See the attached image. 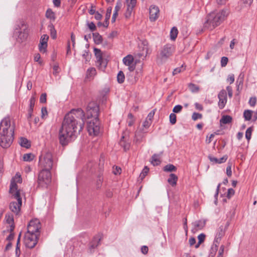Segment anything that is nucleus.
<instances>
[{"instance_id":"obj_1","label":"nucleus","mask_w":257,"mask_h":257,"mask_svg":"<svg viewBox=\"0 0 257 257\" xmlns=\"http://www.w3.org/2000/svg\"><path fill=\"white\" fill-rule=\"evenodd\" d=\"M85 114L81 108L73 109L66 114L59 131L60 144L66 146L74 140L83 128Z\"/></svg>"},{"instance_id":"obj_2","label":"nucleus","mask_w":257,"mask_h":257,"mask_svg":"<svg viewBox=\"0 0 257 257\" xmlns=\"http://www.w3.org/2000/svg\"><path fill=\"white\" fill-rule=\"evenodd\" d=\"M15 124L9 117L3 118L0 123V145L4 148L9 147L14 140Z\"/></svg>"},{"instance_id":"obj_3","label":"nucleus","mask_w":257,"mask_h":257,"mask_svg":"<svg viewBox=\"0 0 257 257\" xmlns=\"http://www.w3.org/2000/svg\"><path fill=\"white\" fill-rule=\"evenodd\" d=\"M228 14V13L226 10H222L210 13L206 18L204 24V28L210 30L214 29L225 20Z\"/></svg>"},{"instance_id":"obj_4","label":"nucleus","mask_w":257,"mask_h":257,"mask_svg":"<svg viewBox=\"0 0 257 257\" xmlns=\"http://www.w3.org/2000/svg\"><path fill=\"white\" fill-rule=\"evenodd\" d=\"M16 188L12 187L9 190L10 193L12 195V197L17 200V202L13 201L10 204V210L15 213L16 215L18 214L21 210V207L22 204L21 196L24 195L23 193H18L16 191Z\"/></svg>"},{"instance_id":"obj_5","label":"nucleus","mask_w":257,"mask_h":257,"mask_svg":"<svg viewBox=\"0 0 257 257\" xmlns=\"http://www.w3.org/2000/svg\"><path fill=\"white\" fill-rule=\"evenodd\" d=\"M28 34L27 26L25 22L22 21L18 22L14 31V35L18 41L22 42L25 41L27 38Z\"/></svg>"},{"instance_id":"obj_6","label":"nucleus","mask_w":257,"mask_h":257,"mask_svg":"<svg viewBox=\"0 0 257 257\" xmlns=\"http://www.w3.org/2000/svg\"><path fill=\"white\" fill-rule=\"evenodd\" d=\"M51 182V173L47 169H42L38 173L37 183L39 187L47 188Z\"/></svg>"},{"instance_id":"obj_7","label":"nucleus","mask_w":257,"mask_h":257,"mask_svg":"<svg viewBox=\"0 0 257 257\" xmlns=\"http://www.w3.org/2000/svg\"><path fill=\"white\" fill-rule=\"evenodd\" d=\"M53 165V156L51 153H46L40 157L39 166L42 169H47L50 171Z\"/></svg>"},{"instance_id":"obj_8","label":"nucleus","mask_w":257,"mask_h":257,"mask_svg":"<svg viewBox=\"0 0 257 257\" xmlns=\"http://www.w3.org/2000/svg\"><path fill=\"white\" fill-rule=\"evenodd\" d=\"M39 234L37 233H33L27 232L24 236V244L25 246L30 248H34L38 243Z\"/></svg>"},{"instance_id":"obj_9","label":"nucleus","mask_w":257,"mask_h":257,"mask_svg":"<svg viewBox=\"0 0 257 257\" xmlns=\"http://www.w3.org/2000/svg\"><path fill=\"white\" fill-rule=\"evenodd\" d=\"M174 51V47L172 44H166L160 51V55L158 56V60L161 62L165 61L169 58Z\"/></svg>"},{"instance_id":"obj_10","label":"nucleus","mask_w":257,"mask_h":257,"mask_svg":"<svg viewBox=\"0 0 257 257\" xmlns=\"http://www.w3.org/2000/svg\"><path fill=\"white\" fill-rule=\"evenodd\" d=\"M100 123L98 118H92L87 124V131L90 135L97 136L100 133Z\"/></svg>"},{"instance_id":"obj_11","label":"nucleus","mask_w":257,"mask_h":257,"mask_svg":"<svg viewBox=\"0 0 257 257\" xmlns=\"http://www.w3.org/2000/svg\"><path fill=\"white\" fill-rule=\"evenodd\" d=\"M152 122L147 119L143 122L142 127L139 128L135 133V141L137 143H140L144 137L143 134L147 133V130Z\"/></svg>"},{"instance_id":"obj_12","label":"nucleus","mask_w":257,"mask_h":257,"mask_svg":"<svg viewBox=\"0 0 257 257\" xmlns=\"http://www.w3.org/2000/svg\"><path fill=\"white\" fill-rule=\"evenodd\" d=\"M94 52L96 58L97 66L100 70L104 71L107 64V60L102 57L101 51L100 49L94 48Z\"/></svg>"},{"instance_id":"obj_13","label":"nucleus","mask_w":257,"mask_h":257,"mask_svg":"<svg viewBox=\"0 0 257 257\" xmlns=\"http://www.w3.org/2000/svg\"><path fill=\"white\" fill-rule=\"evenodd\" d=\"M41 228V224L40 220L38 219H32L27 226V232L30 233L40 234V229Z\"/></svg>"},{"instance_id":"obj_14","label":"nucleus","mask_w":257,"mask_h":257,"mask_svg":"<svg viewBox=\"0 0 257 257\" xmlns=\"http://www.w3.org/2000/svg\"><path fill=\"white\" fill-rule=\"evenodd\" d=\"M87 117L89 118H98V106L94 102H90L86 108Z\"/></svg>"},{"instance_id":"obj_15","label":"nucleus","mask_w":257,"mask_h":257,"mask_svg":"<svg viewBox=\"0 0 257 257\" xmlns=\"http://www.w3.org/2000/svg\"><path fill=\"white\" fill-rule=\"evenodd\" d=\"M225 230L223 228V226H220L217 229L216 234L213 242V246L211 248V249L215 252H216L218 249V245L220 243L221 238L224 236L225 234Z\"/></svg>"},{"instance_id":"obj_16","label":"nucleus","mask_w":257,"mask_h":257,"mask_svg":"<svg viewBox=\"0 0 257 257\" xmlns=\"http://www.w3.org/2000/svg\"><path fill=\"white\" fill-rule=\"evenodd\" d=\"M160 10L157 6L151 5L150 7V20L152 22L155 21L159 17Z\"/></svg>"},{"instance_id":"obj_17","label":"nucleus","mask_w":257,"mask_h":257,"mask_svg":"<svg viewBox=\"0 0 257 257\" xmlns=\"http://www.w3.org/2000/svg\"><path fill=\"white\" fill-rule=\"evenodd\" d=\"M123 63L128 67V70L131 72L135 69V64H134V57L131 55H128L123 58Z\"/></svg>"},{"instance_id":"obj_18","label":"nucleus","mask_w":257,"mask_h":257,"mask_svg":"<svg viewBox=\"0 0 257 257\" xmlns=\"http://www.w3.org/2000/svg\"><path fill=\"white\" fill-rule=\"evenodd\" d=\"M22 182V179L21 176V175L19 174H16L15 177L12 179L11 182L10 186V190L12 188V187H14L16 188V191H17L18 193H23V191L20 190L18 189V185L17 184V183H21Z\"/></svg>"},{"instance_id":"obj_19","label":"nucleus","mask_w":257,"mask_h":257,"mask_svg":"<svg viewBox=\"0 0 257 257\" xmlns=\"http://www.w3.org/2000/svg\"><path fill=\"white\" fill-rule=\"evenodd\" d=\"M127 5V10L125 13L126 18L131 17L134 8L135 7L137 3V0H126Z\"/></svg>"},{"instance_id":"obj_20","label":"nucleus","mask_w":257,"mask_h":257,"mask_svg":"<svg viewBox=\"0 0 257 257\" xmlns=\"http://www.w3.org/2000/svg\"><path fill=\"white\" fill-rule=\"evenodd\" d=\"M48 39L49 36L46 34H44L41 36L39 46V50L41 52L45 53L46 51Z\"/></svg>"},{"instance_id":"obj_21","label":"nucleus","mask_w":257,"mask_h":257,"mask_svg":"<svg viewBox=\"0 0 257 257\" xmlns=\"http://www.w3.org/2000/svg\"><path fill=\"white\" fill-rule=\"evenodd\" d=\"M205 225V221L203 220H197L192 223L193 227L192 231L195 233L199 230H201L204 228Z\"/></svg>"},{"instance_id":"obj_22","label":"nucleus","mask_w":257,"mask_h":257,"mask_svg":"<svg viewBox=\"0 0 257 257\" xmlns=\"http://www.w3.org/2000/svg\"><path fill=\"white\" fill-rule=\"evenodd\" d=\"M228 157L227 155H224L220 159H217L211 155L208 156V159L213 164H221L224 163L227 160Z\"/></svg>"},{"instance_id":"obj_23","label":"nucleus","mask_w":257,"mask_h":257,"mask_svg":"<svg viewBox=\"0 0 257 257\" xmlns=\"http://www.w3.org/2000/svg\"><path fill=\"white\" fill-rule=\"evenodd\" d=\"M5 220L6 222L10 226V231L12 232L14 229V216L12 214L8 213L5 216Z\"/></svg>"},{"instance_id":"obj_24","label":"nucleus","mask_w":257,"mask_h":257,"mask_svg":"<svg viewBox=\"0 0 257 257\" xmlns=\"http://www.w3.org/2000/svg\"><path fill=\"white\" fill-rule=\"evenodd\" d=\"M178 180V177L174 174H171L168 179V183L172 186H175Z\"/></svg>"},{"instance_id":"obj_25","label":"nucleus","mask_w":257,"mask_h":257,"mask_svg":"<svg viewBox=\"0 0 257 257\" xmlns=\"http://www.w3.org/2000/svg\"><path fill=\"white\" fill-rule=\"evenodd\" d=\"M93 40L96 44H100L102 42V38L100 35L98 33H92Z\"/></svg>"},{"instance_id":"obj_26","label":"nucleus","mask_w":257,"mask_h":257,"mask_svg":"<svg viewBox=\"0 0 257 257\" xmlns=\"http://www.w3.org/2000/svg\"><path fill=\"white\" fill-rule=\"evenodd\" d=\"M19 143L22 147L26 148H29L31 146L30 142L25 138H21Z\"/></svg>"},{"instance_id":"obj_27","label":"nucleus","mask_w":257,"mask_h":257,"mask_svg":"<svg viewBox=\"0 0 257 257\" xmlns=\"http://www.w3.org/2000/svg\"><path fill=\"white\" fill-rule=\"evenodd\" d=\"M232 117L229 115H223L220 120V124H228L231 122Z\"/></svg>"},{"instance_id":"obj_28","label":"nucleus","mask_w":257,"mask_h":257,"mask_svg":"<svg viewBox=\"0 0 257 257\" xmlns=\"http://www.w3.org/2000/svg\"><path fill=\"white\" fill-rule=\"evenodd\" d=\"M46 17L51 20L54 21L55 19V14L51 9H49L46 11Z\"/></svg>"},{"instance_id":"obj_29","label":"nucleus","mask_w":257,"mask_h":257,"mask_svg":"<svg viewBox=\"0 0 257 257\" xmlns=\"http://www.w3.org/2000/svg\"><path fill=\"white\" fill-rule=\"evenodd\" d=\"M178 31L176 27H173L171 30L170 32V38L172 40L174 41L178 35Z\"/></svg>"},{"instance_id":"obj_30","label":"nucleus","mask_w":257,"mask_h":257,"mask_svg":"<svg viewBox=\"0 0 257 257\" xmlns=\"http://www.w3.org/2000/svg\"><path fill=\"white\" fill-rule=\"evenodd\" d=\"M100 240V239L98 237H94L90 243V249H91L96 247L99 244Z\"/></svg>"},{"instance_id":"obj_31","label":"nucleus","mask_w":257,"mask_h":257,"mask_svg":"<svg viewBox=\"0 0 257 257\" xmlns=\"http://www.w3.org/2000/svg\"><path fill=\"white\" fill-rule=\"evenodd\" d=\"M163 170L165 172H175L177 170V168L172 164H168L164 167Z\"/></svg>"},{"instance_id":"obj_32","label":"nucleus","mask_w":257,"mask_h":257,"mask_svg":"<svg viewBox=\"0 0 257 257\" xmlns=\"http://www.w3.org/2000/svg\"><path fill=\"white\" fill-rule=\"evenodd\" d=\"M96 74V70L94 68H90L87 71L86 76L87 78H91Z\"/></svg>"},{"instance_id":"obj_33","label":"nucleus","mask_w":257,"mask_h":257,"mask_svg":"<svg viewBox=\"0 0 257 257\" xmlns=\"http://www.w3.org/2000/svg\"><path fill=\"white\" fill-rule=\"evenodd\" d=\"M50 31V35L52 39H55L57 37V33L53 25L49 26Z\"/></svg>"},{"instance_id":"obj_34","label":"nucleus","mask_w":257,"mask_h":257,"mask_svg":"<svg viewBox=\"0 0 257 257\" xmlns=\"http://www.w3.org/2000/svg\"><path fill=\"white\" fill-rule=\"evenodd\" d=\"M125 78L124 75L122 71H120L117 76V80L119 83H122L124 82Z\"/></svg>"},{"instance_id":"obj_35","label":"nucleus","mask_w":257,"mask_h":257,"mask_svg":"<svg viewBox=\"0 0 257 257\" xmlns=\"http://www.w3.org/2000/svg\"><path fill=\"white\" fill-rule=\"evenodd\" d=\"M21 233L19 234L18 236L17 241V246L16 248V254L17 256H19L20 254V238H21Z\"/></svg>"},{"instance_id":"obj_36","label":"nucleus","mask_w":257,"mask_h":257,"mask_svg":"<svg viewBox=\"0 0 257 257\" xmlns=\"http://www.w3.org/2000/svg\"><path fill=\"white\" fill-rule=\"evenodd\" d=\"M205 238V235L203 233H201L198 236V242L195 245L196 248L199 247L200 244L204 241Z\"/></svg>"},{"instance_id":"obj_37","label":"nucleus","mask_w":257,"mask_h":257,"mask_svg":"<svg viewBox=\"0 0 257 257\" xmlns=\"http://www.w3.org/2000/svg\"><path fill=\"white\" fill-rule=\"evenodd\" d=\"M252 111L249 110H246L244 111L243 116L246 120H249L251 119Z\"/></svg>"},{"instance_id":"obj_38","label":"nucleus","mask_w":257,"mask_h":257,"mask_svg":"<svg viewBox=\"0 0 257 257\" xmlns=\"http://www.w3.org/2000/svg\"><path fill=\"white\" fill-rule=\"evenodd\" d=\"M149 171V169L147 167H145L142 172L140 175V179L142 180L145 176L147 175L148 172Z\"/></svg>"},{"instance_id":"obj_39","label":"nucleus","mask_w":257,"mask_h":257,"mask_svg":"<svg viewBox=\"0 0 257 257\" xmlns=\"http://www.w3.org/2000/svg\"><path fill=\"white\" fill-rule=\"evenodd\" d=\"M36 101V96L35 94L33 95L30 99V104H29V109H32L33 110V108L35 105V103Z\"/></svg>"},{"instance_id":"obj_40","label":"nucleus","mask_w":257,"mask_h":257,"mask_svg":"<svg viewBox=\"0 0 257 257\" xmlns=\"http://www.w3.org/2000/svg\"><path fill=\"white\" fill-rule=\"evenodd\" d=\"M34 159V155L31 153L26 154L23 156V159L25 161H31Z\"/></svg>"},{"instance_id":"obj_41","label":"nucleus","mask_w":257,"mask_h":257,"mask_svg":"<svg viewBox=\"0 0 257 257\" xmlns=\"http://www.w3.org/2000/svg\"><path fill=\"white\" fill-rule=\"evenodd\" d=\"M152 163L154 166L158 165L160 163V161L158 156L156 155L153 156L152 158Z\"/></svg>"},{"instance_id":"obj_42","label":"nucleus","mask_w":257,"mask_h":257,"mask_svg":"<svg viewBox=\"0 0 257 257\" xmlns=\"http://www.w3.org/2000/svg\"><path fill=\"white\" fill-rule=\"evenodd\" d=\"M188 86H189L190 90L192 92H197L199 90V87L198 86H197L196 85L193 84V83H190L189 84Z\"/></svg>"},{"instance_id":"obj_43","label":"nucleus","mask_w":257,"mask_h":257,"mask_svg":"<svg viewBox=\"0 0 257 257\" xmlns=\"http://www.w3.org/2000/svg\"><path fill=\"white\" fill-rule=\"evenodd\" d=\"M227 102V99L219 98V102L218 103V106L220 109H222L225 105Z\"/></svg>"},{"instance_id":"obj_44","label":"nucleus","mask_w":257,"mask_h":257,"mask_svg":"<svg viewBox=\"0 0 257 257\" xmlns=\"http://www.w3.org/2000/svg\"><path fill=\"white\" fill-rule=\"evenodd\" d=\"M127 123L128 126H132L134 123V118L133 114L131 113L128 114Z\"/></svg>"},{"instance_id":"obj_45","label":"nucleus","mask_w":257,"mask_h":257,"mask_svg":"<svg viewBox=\"0 0 257 257\" xmlns=\"http://www.w3.org/2000/svg\"><path fill=\"white\" fill-rule=\"evenodd\" d=\"M218 98L227 99V94L225 90H222L218 95Z\"/></svg>"},{"instance_id":"obj_46","label":"nucleus","mask_w":257,"mask_h":257,"mask_svg":"<svg viewBox=\"0 0 257 257\" xmlns=\"http://www.w3.org/2000/svg\"><path fill=\"white\" fill-rule=\"evenodd\" d=\"M252 131V129L251 127H248L246 131L245 138L248 141L251 138Z\"/></svg>"},{"instance_id":"obj_47","label":"nucleus","mask_w":257,"mask_h":257,"mask_svg":"<svg viewBox=\"0 0 257 257\" xmlns=\"http://www.w3.org/2000/svg\"><path fill=\"white\" fill-rule=\"evenodd\" d=\"M170 123L174 124L176 122V115L174 113H172L169 116Z\"/></svg>"},{"instance_id":"obj_48","label":"nucleus","mask_w":257,"mask_h":257,"mask_svg":"<svg viewBox=\"0 0 257 257\" xmlns=\"http://www.w3.org/2000/svg\"><path fill=\"white\" fill-rule=\"evenodd\" d=\"M121 7V3L120 1H118L115 7L114 11L113 14H116V16L118 15V12L120 10Z\"/></svg>"},{"instance_id":"obj_49","label":"nucleus","mask_w":257,"mask_h":257,"mask_svg":"<svg viewBox=\"0 0 257 257\" xmlns=\"http://www.w3.org/2000/svg\"><path fill=\"white\" fill-rule=\"evenodd\" d=\"M155 113V109L152 110L148 114V115L147 118H146V119H147V120H150L151 122H152Z\"/></svg>"},{"instance_id":"obj_50","label":"nucleus","mask_w":257,"mask_h":257,"mask_svg":"<svg viewBox=\"0 0 257 257\" xmlns=\"http://www.w3.org/2000/svg\"><path fill=\"white\" fill-rule=\"evenodd\" d=\"M183 107L181 105H177L174 106L173 109V111L174 113H179L182 110Z\"/></svg>"},{"instance_id":"obj_51","label":"nucleus","mask_w":257,"mask_h":257,"mask_svg":"<svg viewBox=\"0 0 257 257\" xmlns=\"http://www.w3.org/2000/svg\"><path fill=\"white\" fill-rule=\"evenodd\" d=\"M202 118V114L197 112H194L192 115V118L194 120Z\"/></svg>"},{"instance_id":"obj_52","label":"nucleus","mask_w":257,"mask_h":257,"mask_svg":"<svg viewBox=\"0 0 257 257\" xmlns=\"http://www.w3.org/2000/svg\"><path fill=\"white\" fill-rule=\"evenodd\" d=\"M235 193L234 190L232 188H229L228 189L227 196L226 197L229 199L232 196L234 195Z\"/></svg>"},{"instance_id":"obj_53","label":"nucleus","mask_w":257,"mask_h":257,"mask_svg":"<svg viewBox=\"0 0 257 257\" xmlns=\"http://www.w3.org/2000/svg\"><path fill=\"white\" fill-rule=\"evenodd\" d=\"M112 8L109 7L107 8L106 13L105 15V20H108L111 14Z\"/></svg>"},{"instance_id":"obj_54","label":"nucleus","mask_w":257,"mask_h":257,"mask_svg":"<svg viewBox=\"0 0 257 257\" xmlns=\"http://www.w3.org/2000/svg\"><path fill=\"white\" fill-rule=\"evenodd\" d=\"M87 26L91 31H94L96 29V26L93 22L88 23Z\"/></svg>"},{"instance_id":"obj_55","label":"nucleus","mask_w":257,"mask_h":257,"mask_svg":"<svg viewBox=\"0 0 257 257\" xmlns=\"http://www.w3.org/2000/svg\"><path fill=\"white\" fill-rule=\"evenodd\" d=\"M228 58L226 57H222L221 59V65L222 67H225L228 62Z\"/></svg>"},{"instance_id":"obj_56","label":"nucleus","mask_w":257,"mask_h":257,"mask_svg":"<svg viewBox=\"0 0 257 257\" xmlns=\"http://www.w3.org/2000/svg\"><path fill=\"white\" fill-rule=\"evenodd\" d=\"M48 115V112L46 107H42L41 109V117L45 118Z\"/></svg>"},{"instance_id":"obj_57","label":"nucleus","mask_w":257,"mask_h":257,"mask_svg":"<svg viewBox=\"0 0 257 257\" xmlns=\"http://www.w3.org/2000/svg\"><path fill=\"white\" fill-rule=\"evenodd\" d=\"M226 174L228 177H231L232 175L231 171V165L228 164L227 168H226Z\"/></svg>"},{"instance_id":"obj_58","label":"nucleus","mask_w":257,"mask_h":257,"mask_svg":"<svg viewBox=\"0 0 257 257\" xmlns=\"http://www.w3.org/2000/svg\"><path fill=\"white\" fill-rule=\"evenodd\" d=\"M46 93L42 94L40 98V102L41 103H45L46 102Z\"/></svg>"},{"instance_id":"obj_59","label":"nucleus","mask_w":257,"mask_h":257,"mask_svg":"<svg viewBox=\"0 0 257 257\" xmlns=\"http://www.w3.org/2000/svg\"><path fill=\"white\" fill-rule=\"evenodd\" d=\"M227 80L228 82L230 83V84H232L234 81V76L233 74H230L228 75Z\"/></svg>"},{"instance_id":"obj_60","label":"nucleus","mask_w":257,"mask_h":257,"mask_svg":"<svg viewBox=\"0 0 257 257\" xmlns=\"http://www.w3.org/2000/svg\"><path fill=\"white\" fill-rule=\"evenodd\" d=\"M225 246L224 245H221L220 247L219 251H218V256H222L223 257V254L224 253Z\"/></svg>"},{"instance_id":"obj_61","label":"nucleus","mask_w":257,"mask_h":257,"mask_svg":"<svg viewBox=\"0 0 257 257\" xmlns=\"http://www.w3.org/2000/svg\"><path fill=\"white\" fill-rule=\"evenodd\" d=\"M83 57L85 59L86 61H88V60L90 58V56L88 51H85L84 53L82 55Z\"/></svg>"},{"instance_id":"obj_62","label":"nucleus","mask_w":257,"mask_h":257,"mask_svg":"<svg viewBox=\"0 0 257 257\" xmlns=\"http://www.w3.org/2000/svg\"><path fill=\"white\" fill-rule=\"evenodd\" d=\"M121 168L118 167H115V168H113V173L114 175H118L121 173Z\"/></svg>"},{"instance_id":"obj_63","label":"nucleus","mask_w":257,"mask_h":257,"mask_svg":"<svg viewBox=\"0 0 257 257\" xmlns=\"http://www.w3.org/2000/svg\"><path fill=\"white\" fill-rule=\"evenodd\" d=\"M130 75L131 74H130L128 76H127V80L132 83H136L137 82V81L138 80V78L136 77H134V78H132V77H130Z\"/></svg>"},{"instance_id":"obj_64","label":"nucleus","mask_w":257,"mask_h":257,"mask_svg":"<svg viewBox=\"0 0 257 257\" xmlns=\"http://www.w3.org/2000/svg\"><path fill=\"white\" fill-rule=\"evenodd\" d=\"M249 103L252 106H254L256 103V98L255 97L250 98L249 100Z\"/></svg>"}]
</instances>
